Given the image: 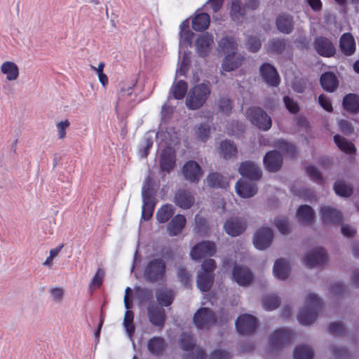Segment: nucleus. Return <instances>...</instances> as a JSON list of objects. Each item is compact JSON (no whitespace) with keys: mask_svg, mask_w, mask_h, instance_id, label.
<instances>
[{"mask_svg":"<svg viewBox=\"0 0 359 359\" xmlns=\"http://www.w3.org/2000/svg\"><path fill=\"white\" fill-rule=\"evenodd\" d=\"M210 127L208 124L201 123L197 128V138L203 142H206L210 137Z\"/></svg>","mask_w":359,"mask_h":359,"instance_id":"obj_55","label":"nucleus"},{"mask_svg":"<svg viewBox=\"0 0 359 359\" xmlns=\"http://www.w3.org/2000/svg\"><path fill=\"white\" fill-rule=\"evenodd\" d=\"M196 226L195 229L198 233H202L206 231L207 229V221L205 218L196 215L195 217Z\"/></svg>","mask_w":359,"mask_h":359,"instance_id":"obj_63","label":"nucleus"},{"mask_svg":"<svg viewBox=\"0 0 359 359\" xmlns=\"http://www.w3.org/2000/svg\"><path fill=\"white\" fill-rule=\"evenodd\" d=\"M166 273V264L161 258H154L148 262L144 269L145 278L152 283L164 280Z\"/></svg>","mask_w":359,"mask_h":359,"instance_id":"obj_3","label":"nucleus"},{"mask_svg":"<svg viewBox=\"0 0 359 359\" xmlns=\"http://www.w3.org/2000/svg\"><path fill=\"white\" fill-rule=\"evenodd\" d=\"M189 21L188 19L184 20L182 22L180 25V43H188L191 44L194 33L189 29Z\"/></svg>","mask_w":359,"mask_h":359,"instance_id":"obj_42","label":"nucleus"},{"mask_svg":"<svg viewBox=\"0 0 359 359\" xmlns=\"http://www.w3.org/2000/svg\"><path fill=\"white\" fill-rule=\"evenodd\" d=\"M153 144L154 141L152 137L148 135H144L140 145V149L138 151L139 155L142 158H146L148 156L149 151L152 148Z\"/></svg>","mask_w":359,"mask_h":359,"instance_id":"obj_48","label":"nucleus"},{"mask_svg":"<svg viewBox=\"0 0 359 359\" xmlns=\"http://www.w3.org/2000/svg\"><path fill=\"white\" fill-rule=\"evenodd\" d=\"M219 148L221 154L225 159H229L236 155L237 148L236 145L229 140L222 141Z\"/></svg>","mask_w":359,"mask_h":359,"instance_id":"obj_45","label":"nucleus"},{"mask_svg":"<svg viewBox=\"0 0 359 359\" xmlns=\"http://www.w3.org/2000/svg\"><path fill=\"white\" fill-rule=\"evenodd\" d=\"M104 271L99 268L89 284V290L93 292L96 288H100L103 283Z\"/></svg>","mask_w":359,"mask_h":359,"instance_id":"obj_51","label":"nucleus"},{"mask_svg":"<svg viewBox=\"0 0 359 359\" xmlns=\"http://www.w3.org/2000/svg\"><path fill=\"white\" fill-rule=\"evenodd\" d=\"M264 164L269 172H277L283 165V156L277 151H270L264 157Z\"/></svg>","mask_w":359,"mask_h":359,"instance_id":"obj_21","label":"nucleus"},{"mask_svg":"<svg viewBox=\"0 0 359 359\" xmlns=\"http://www.w3.org/2000/svg\"><path fill=\"white\" fill-rule=\"evenodd\" d=\"M306 171L311 180L316 183L323 184L324 180L321 175L320 172L314 165H308L306 168Z\"/></svg>","mask_w":359,"mask_h":359,"instance_id":"obj_52","label":"nucleus"},{"mask_svg":"<svg viewBox=\"0 0 359 359\" xmlns=\"http://www.w3.org/2000/svg\"><path fill=\"white\" fill-rule=\"evenodd\" d=\"M147 316L149 322L154 327L162 330L165 323V311L163 308L154 302L149 303L147 306Z\"/></svg>","mask_w":359,"mask_h":359,"instance_id":"obj_8","label":"nucleus"},{"mask_svg":"<svg viewBox=\"0 0 359 359\" xmlns=\"http://www.w3.org/2000/svg\"><path fill=\"white\" fill-rule=\"evenodd\" d=\"M263 80L271 87H276L279 83V76L276 69L270 64L264 63L259 69Z\"/></svg>","mask_w":359,"mask_h":359,"instance_id":"obj_23","label":"nucleus"},{"mask_svg":"<svg viewBox=\"0 0 359 359\" xmlns=\"http://www.w3.org/2000/svg\"><path fill=\"white\" fill-rule=\"evenodd\" d=\"M327 261V255L323 248H317L306 253L303 258L304 264L309 269L323 266Z\"/></svg>","mask_w":359,"mask_h":359,"instance_id":"obj_6","label":"nucleus"},{"mask_svg":"<svg viewBox=\"0 0 359 359\" xmlns=\"http://www.w3.org/2000/svg\"><path fill=\"white\" fill-rule=\"evenodd\" d=\"M156 297L158 306H169L173 302L175 294L171 289L167 287H161L156 291Z\"/></svg>","mask_w":359,"mask_h":359,"instance_id":"obj_27","label":"nucleus"},{"mask_svg":"<svg viewBox=\"0 0 359 359\" xmlns=\"http://www.w3.org/2000/svg\"><path fill=\"white\" fill-rule=\"evenodd\" d=\"M236 328L241 334H250L257 327V318L250 314H243L236 321Z\"/></svg>","mask_w":359,"mask_h":359,"instance_id":"obj_9","label":"nucleus"},{"mask_svg":"<svg viewBox=\"0 0 359 359\" xmlns=\"http://www.w3.org/2000/svg\"><path fill=\"white\" fill-rule=\"evenodd\" d=\"M236 191L242 198H250L256 194L257 187L254 182L241 179L236 184Z\"/></svg>","mask_w":359,"mask_h":359,"instance_id":"obj_24","label":"nucleus"},{"mask_svg":"<svg viewBox=\"0 0 359 359\" xmlns=\"http://www.w3.org/2000/svg\"><path fill=\"white\" fill-rule=\"evenodd\" d=\"M313 46L316 51L323 57H330L335 53L333 43L325 37H317L313 42Z\"/></svg>","mask_w":359,"mask_h":359,"instance_id":"obj_18","label":"nucleus"},{"mask_svg":"<svg viewBox=\"0 0 359 359\" xmlns=\"http://www.w3.org/2000/svg\"><path fill=\"white\" fill-rule=\"evenodd\" d=\"M344 109L350 112H357L359 110V97L355 94H348L343 100Z\"/></svg>","mask_w":359,"mask_h":359,"instance_id":"obj_41","label":"nucleus"},{"mask_svg":"<svg viewBox=\"0 0 359 359\" xmlns=\"http://www.w3.org/2000/svg\"><path fill=\"white\" fill-rule=\"evenodd\" d=\"M133 320L134 313L133 311H126L123 319V325L129 336H132L135 331Z\"/></svg>","mask_w":359,"mask_h":359,"instance_id":"obj_50","label":"nucleus"},{"mask_svg":"<svg viewBox=\"0 0 359 359\" xmlns=\"http://www.w3.org/2000/svg\"><path fill=\"white\" fill-rule=\"evenodd\" d=\"M297 219L304 224L311 225L313 223L315 213L313 208L308 205H300L296 212Z\"/></svg>","mask_w":359,"mask_h":359,"instance_id":"obj_29","label":"nucleus"},{"mask_svg":"<svg viewBox=\"0 0 359 359\" xmlns=\"http://www.w3.org/2000/svg\"><path fill=\"white\" fill-rule=\"evenodd\" d=\"M182 172L185 180L194 183H198L203 175L201 166L197 162L192 160L188 161L184 164Z\"/></svg>","mask_w":359,"mask_h":359,"instance_id":"obj_12","label":"nucleus"},{"mask_svg":"<svg viewBox=\"0 0 359 359\" xmlns=\"http://www.w3.org/2000/svg\"><path fill=\"white\" fill-rule=\"evenodd\" d=\"M246 226V222L239 217H231L224 225L226 233L231 236H239L245 230Z\"/></svg>","mask_w":359,"mask_h":359,"instance_id":"obj_16","label":"nucleus"},{"mask_svg":"<svg viewBox=\"0 0 359 359\" xmlns=\"http://www.w3.org/2000/svg\"><path fill=\"white\" fill-rule=\"evenodd\" d=\"M214 44L213 36L208 32L200 34L195 41L196 50L201 57H206Z\"/></svg>","mask_w":359,"mask_h":359,"instance_id":"obj_13","label":"nucleus"},{"mask_svg":"<svg viewBox=\"0 0 359 359\" xmlns=\"http://www.w3.org/2000/svg\"><path fill=\"white\" fill-rule=\"evenodd\" d=\"M245 8L241 6L239 0H233L231 6V17L236 22H240L245 15Z\"/></svg>","mask_w":359,"mask_h":359,"instance_id":"obj_46","label":"nucleus"},{"mask_svg":"<svg viewBox=\"0 0 359 359\" xmlns=\"http://www.w3.org/2000/svg\"><path fill=\"white\" fill-rule=\"evenodd\" d=\"M320 81L323 90H336L339 86V80L336 74L331 72L322 74Z\"/></svg>","mask_w":359,"mask_h":359,"instance_id":"obj_31","label":"nucleus"},{"mask_svg":"<svg viewBox=\"0 0 359 359\" xmlns=\"http://www.w3.org/2000/svg\"><path fill=\"white\" fill-rule=\"evenodd\" d=\"M334 141L338 148L344 153L352 154L356 151L354 144L339 135L334 136Z\"/></svg>","mask_w":359,"mask_h":359,"instance_id":"obj_38","label":"nucleus"},{"mask_svg":"<svg viewBox=\"0 0 359 359\" xmlns=\"http://www.w3.org/2000/svg\"><path fill=\"white\" fill-rule=\"evenodd\" d=\"M193 320L198 329L208 330L217 323L214 312L208 308L199 309L195 313Z\"/></svg>","mask_w":359,"mask_h":359,"instance_id":"obj_5","label":"nucleus"},{"mask_svg":"<svg viewBox=\"0 0 359 359\" xmlns=\"http://www.w3.org/2000/svg\"><path fill=\"white\" fill-rule=\"evenodd\" d=\"M339 47L341 50L346 55H350L355 51V43L351 34L345 33L341 36Z\"/></svg>","mask_w":359,"mask_h":359,"instance_id":"obj_33","label":"nucleus"},{"mask_svg":"<svg viewBox=\"0 0 359 359\" xmlns=\"http://www.w3.org/2000/svg\"><path fill=\"white\" fill-rule=\"evenodd\" d=\"M156 203L143 202L142 207V219L144 221L149 220L154 214Z\"/></svg>","mask_w":359,"mask_h":359,"instance_id":"obj_53","label":"nucleus"},{"mask_svg":"<svg viewBox=\"0 0 359 359\" xmlns=\"http://www.w3.org/2000/svg\"><path fill=\"white\" fill-rule=\"evenodd\" d=\"M70 123L66 119L56 124L58 138L63 140L66 137V130L69 127Z\"/></svg>","mask_w":359,"mask_h":359,"instance_id":"obj_59","label":"nucleus"},{"mask_svg":"<svg viewBox=\"0 0 359 359\" xmlns=\"http://www.w3.org/2000/svg\"><path fill=\"white\" fill-rule=\"evenodd\" d=\"M275 226L280 233L283 235L288 234L290 231L289 222L286 217H276L274 222Z\"/></svg>","mask_w":359,"mask_h":359,"instance_id":"obj_54","label":"nucleus"},{"mask_svg":"<svg viewBox=\"0 0 359 359\" xmlns=\"http://www.w3.org/2000/svg\"><path fill=\"white\" fill-rule=\"evenodd\" d=\"M322 309L320 299L314 293H309L305 302V305L299 310L297 319L302 325H310L317 319L318 312Z\"/></svg>","mask_w":359,"mask_h":359,"instance_id":"obj_1","label":"nucleus"},{"mask_svg":"<svg viewBox=\"0 0 359 359\" xmlns=\"http://www.w3.org/2000/svg\"><path fill=\"white\" fill-rule=\"evenodd\" d=\"M283 100L287 109L291 114H295L298 113L299 107L297 102H294L293 100L288 96H285Z\"/></svg>","mask_w":359,"mask_h":359,"instance_id":"obj_61","label":"nucleus"},{"mask_svg":"<svg viewBox=\"0 0 359 359\" xmlns=\"http://www.w3.org/2000/svg\"><path fill=\"white\" fill-rule=\"evenodd\" d=\"M155 196L156 191L153 187L152 180L150 177H147L142 189V202L156 203Z\"/></svg>","mask_w":359,"mask_h":359,"instance_id":"obj_30","label":"nucleus"},{"mask_svg":"<svg viewBox=\"0 0 359 359\" xmlns=\"http://www.w3.org/2000/svg\"><path fill=\"white\" fill-rule=\"evenodd\" d=\"M273 272L275 277L279 280L286 279L290 273V264L284 258L278 259L273 265Z\"/></svg>","mask_w":359,"mask_h":359,"instance_id":"obj_28","label":"nucleus"},{"mask_svg":"<svg viewBox=\"0 0 359 359\" xmlns=\"http://www.w3.org/2000/svg\"><path fill=\"white\" fill-rule=\"evenodd\" d=\"M273 233L269 227H261L254 235L253 243L256 248L264 250L269 248L273 241Z\"/></svg>","mask_w":359,"mask_h":359,"instance_id":"obj_10","label":"nucleus"},{"mask_svg":"<svg viewBox=\"0 0 359 359\" xmlns=\"http://www.w3.org/2000/svg\"><path fill=\"white\" fill-rule=\"evenodd\" d=\"M219 108L222 113L228 116L231 114L233 108L232 102L228 98H221L219 100Z\"/></svg>","mask_w":359,"mask_h":359,"instance_id":"obj_58","label":"nucleus"},{"mask_svg":"<svg viewBox=\"0 0 359 359\" xmlns=\"http://www.w3.org/2000/svg\"><path fill=\"white\" fill-rule=\"evenodd\" d=\"M0 69L1 73L6 75L8 81H15L19 76V68L13 62H4L1 65Z\"/></svg>","mask_w":359,"mask_h":359,"instance_id":"obj_32","label":"nucleus"},{"mask_svg":"<svg viewBox=\"0 0 359 359\" xmlns=\"http://www.w3.org/2000/svg\"><path fill=\"white\" fill-rule=\"evenodd\" d=\"M175 210L171 204L163 205L156 212V219L160 223L167 222L174 215Z\"/></svg>","mask_w":359,"mask_h":359,"instance_id":"obj_40","label":"nucleus"},{"mask_svg":"<svg viewBox=\"0 0 359 359\" xmlns=\"http://www.w3.org/2000/svg\"><path fill=\"white\" fill-rule=\"evenodd\" d=\"M189 58L186 55V54H184L182 60L181 61L180 68L177 69V76H184L186 74L189 70Z\"/></svg>","mask_w":359,"mask_h":359,"instance_id":"obj_60","label":"nucleus"},{"mask_svg":"<svg viewBox=\"0 0 359 359\" xmlns=\"http://www.w3.org/2000/svg\"><path fill=\"white\" fill-rule=\"evenodd\" d=\"M327 331L330 334L337 336H343L346 333V329L344 325L337 322L330 323L328 326Z\"/></svg>","mask_w":359,"mask_h":359,"instance_id":"obj_56","label":"nucleus"},{"mask_svg":"<svg viewBox=\"0 0 359 359\" xmlns=\"http://www.w3.org/2000/svg\"><path fill=\"white\" fill-rule=\"evenodd\" d=\"M187 219L184 215L177 214L174 216L167 226V231L170 236L179 235L186 225Z\"/></svg>","mask_w":359,"mask_h":359,"instance_id":"obj_26","label":"nucleus"},{"mask_svg":"<svg viewBox=\"0 0 359 359\" xmlns=\"http://www.w3.org/2000/svg\"><path fill=\"white\" fill-rule=\"evenodd\" d=\"M247 117L250 122L259 129L268 130L271 127L270 116L259 107H250L248 109Z\"/></svg>","mask_w":359,"mask_h":359,"instance_id":"obj_4","label":"nucleus"},{"mask_svg":"<svg viewBox=\"0 0 359 359\" xmlns=\"http://www.w3.org/2000/svg\"><path fill=\"white\" fill-rule=\"evenodd\" d=\"M331 351L337 359H349L350 354L348 350L344 347H338L332 346Z\"/></svg>","mask_w":359,"mask_h":359,"instance_id":"obj_57","label":"nucleus"},{"mask_svg":"<svg viewBox=\"0 0 359 359\" xmlns=\"http://www.w3.org/2000/svg\"><path fill=\"white\" fill-rule=\"evenodd\" d=\"M219 48L221 51L227 55H236L237 43L231 37H224L219 43Z\"/></svg>","mask_w":359,"mask_h":359,"instance_id":"obj_37","label":"nucleus"},{"mask_svg":"<svg viewBox=\"0 0 359 359\" xmlns=\"http://www.w3.org/2000/svg\"><path fill=\"white\" fill-rule=\"evenodd\" d=\"M207 183L211 187L226 188L229 182L223 175L217 172L210 173L207 178Z\"/></svg>","mask_w":359,"mask_h":359,"instance_id":"obj_39","label":"nucleus"},{"mask_svg":"<svg viewBox=\"0 0 359 359\" xmlns=\"http://www.w3.org/2000/svg\"><path fill=\"white\" fill-rule=\"evenodd\" d=\"M239 173L246 180H258L262 177V171L256 163L251 161L243 162L239 168Z\"/></svg>","mask_w":359,"mask_h":359,"instance_id":"obj_15","label":"nucleus"},{"mask_svg":"<svg viewBox=\"0 0 359 359\" xmlns=\"http://www.w3.org/2000/svg\"><path fill=\"white\" fill-rule=\"evenodd\" d=\"M233 278L239 285L248 286L253 280V274L248 267L236 265L233 270Z\"/></svg>","mask_w":359,"mask_h":359,"instance_id":"obj_19","label":"nucleus"},{"mask_svg":"<svg viewBox=\"0 0 359 359\" xmlns=\"http://www.w3.org/2000/svg\"><path fill=\"white\" fill-rule=\"evenodd\" d=\"M216 252L215 245L211 241H202L191 250V256L193 259L199 260L205 257L212 256Z\"/></svg>","mask_w":359,"mask_h":359,"instance_id":"obj_11","label":"nucleus"},{"mask_svg":"<svg viewBox=\"0 0 359 359\" xmlns=\"http://www.w3.org/2000/svg\"><path fill=\"white\" fill-rule=\"evenodd\" d=\"M280 303L279 297L275 294L266 295L262 300L263 306L267 311H273L277 309Z\"/></svg>","mask_w":359,"mask_h":359,"instance_id":"obj_49","label":"nucleus"},{"mask_svg":"<svg viewBox=\"0 0 359 359\" xmlns=\"http://www.w3.org/2000/svg\"><path fill=\"white\" fill-rule=\"evenodd\" d=\"M179 344L182 350L191 351L196 348V340L191 334L182 332L180 336Z\"/></svg>","mask_w":359,"mask_h":359,"instance_id":"obj_44","label":"nucleus"},{"mask_svg":"<svg viewBox=\"0 0 359 359\" xmlns=\"http://www.w3.org/2000/svg\"><path fill=\"white\" fill-rule=\"evenodd\" d=\"M278 29L284 33L289 34L293 29V18L289 15H280L276 20Z\"/></svg>","mask_w":359,"mask_h":359,"instance_id":"obj_35","label":"nucleus"},{"mask_svg":"<svg viewBox=\"0 0 359 359\" xmlns=\"http://www.w3.org/2000/svg\"><path fill=\"white\" fill-rule=\"evenodd\" d=\"M313 349L307 345H299L293 352L294 359H313Z\"/></svg>","mask_w":359,"mask_h":359,"instance_id":"obj_43","label":"nucleus"},{"mask_svg":"<svg viewBox=\"0 0 359 359\" xmlns=\"http://www.w3.org/2000/svg\"><path fill=\"white\" fill-rule=\"evenodd\" d=\"M261 48L259 39L257 37H250L248 40V49L253 53L257 52Z\"/></svg>","mask_w":359,"mask_h":359,"instance_id":"obj_62","label":"nucleus"},{"mask_svg":"<svg viewBox=\"0 0 359 359\" xmlns=\"http://www.w3.org/2000/svg\"><path fill=\"white\" fill-rule=\"evenodd\" d=\"M194 202V196L189 190L180 189L175 194L174 203L182 209H189Z\"/></svg>","mask_w":359,"mask_h":359,"instance_id":"obj_17","label":"nucleus"},{"mask_svg":"<svg viewBox=\"0 0 359 359\" xmlns=\"http://www.w3.org/2000/svg\"><path fill=\"white\" fill-rule=\"evenodd\" d=\"M243 57L240 54L227 55L222 65V68L225 72H230L238 68L242 63Z\"/></svg>","mask_w":359,"mask_h":359,"instance_id":"obj_34","label":"nucleus"},{"mask_svg":"<svg viewBox=\"0 0 359 359\" xmlns=\"http://www.w3.org/2000/svg\"><path fill=\"white\" fill-rule=\"evenodd\" d=\"M294 333L292 330L280 328L275 330L269 339V343L272 348H281L292 342Z\"/></svg>","mask_w":359,"mask_h":359,"instance_id":"obj_7","label":"nucleus"},{"mask_svg":"<svg viewBox=\"0 0 359 359\" xmlns=\"http://www.w3.org/2000/svg\"><path fill=\"white\" fill-rule=\"evenodd\" d=\"M216 268V262L212 259L203 261L201 264V271L197 276V286L203 292L209 291L214 283V271Z\"/></svg>","mask_w":359,"mask_h":359,"instance_id":"obj_2","label":"nucleus"},{"mask_svg":"<svg viewBox=\"0 0 359 359\" xmlns=\"http://www.w3.org/2000/svg\"><path fill=\"white\" fill-rule=\"evenodd\" d=\"M323 224H339L343 221L341 213L330 206H323L320 210Z\"/></svg>","mask_w":359,"mask_h":359,"instance_id":"obj_20","label":"nucleus"},{"mask_svg":"<svg viewBox=\"0 0 359 359\" xmlns=\"http://www.w3.org/2000/svg\"><path fill=\"white\" fill-rule=\"evenodd\" d=\"M231 357L229 352L222 350H215L210 355L211 359H231Z\"/></svg>","mask_w":359,"mask_h":359,"instance_id":"obj_64","label":"nucleus"},{"mask_svg":"<svg viewBox=\"0 0 359 359\" xmlns=\"http://www.w3.org/2000/svg\"><path fill=\"white\" fill-rule=\"evenodd\" d=\"M211 91H189L186 99V104L189 109H196L200 108L208 99Z\"/></svg>","mask_w":359,"mask_h":359,"instance_id":"obj_22","label":"nucleus"},{"mask_svg":"<svg viewBox=\"0 0 359 359\" xmlns=\"http://www.w3.org/2000/svg\"><path fill=\"white\" fill-rule=\"evenodd\" d=\"M167 348V344L162 337H153L147 342V349L149 353L155 356H161L164 354Z\"/></svg>","mask_w":359,"mask_h":359,"instance_id":"obj_25","label":"nucleus"},{"mask_svg":"<svg viewBox=\"0 0 359 359\" xmlns=\"http://www.w3.org/2000/svg\"><path fill=\"white\" fill-rule=\"evenodd\" d=\"M334 190L336 194L343 196L348 197L352 195L353 189L350 185L346 184L342 180H337L334 184Z\"/></svg>","mask_w":359,"mask_h":359,"instance_id":"obj_47","label":"nucleus"},{"mask_svg":"<svg viewBox=\"0 0 359 359\" xmlns=\"http://www.w3.org/2000/svg\"><path fill=\"white\" fill-rule=\"evenodd\" d=\"M210 22V18L208 14L201 13L196 15L192 20V28L196 32H201L205 30Z\"/></svg>","mask_w":359,"mask_h":359,"instance_id":"obj_36","label":"nucleus"},{"mask_svg":"<svg viewBox=\"0 0 359 359\" xmlns=\"http://www.w3.org/2000/svg\"><path fill=\"white\" fill-rule=\"evenodd\" d=\"M176 165L175 151L170 147L163 149L160 154L159 165L161 171L170 172Z\"/></svg>","mask_w":359,"mask_h":359,"instance_id":"obj_14","label":"nucleus"}]
</instances>
